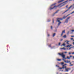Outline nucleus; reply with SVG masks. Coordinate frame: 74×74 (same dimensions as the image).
Instances as JSON below:
<instances>
[{
  "label": "nucleus",
  "instance_id": "obj_1",
  "mask_svg": "<svg viewBox=\"0 0 74 74\" xmlns=\"http://www.w3.org/2000/svg\"><path fill=\"white\" fill-rule=\"evenodd\" d=\"M56 4V3H54L52 4L50 8V10H53V8L54 9H56V8L58 7H62V5H62V3L59 4L57 6H55L53 8H52V6H53V5H55Z\"/></svg>",
  "mask_w": 74,
  "mask_h": 74
},
{
  "label": "nucleus",
  "instance_id": "obj_2",
  "mask_svg": "<svg viewBox=\"0 0 74 74\" xmlns=\"http://www.w3.org/2000/svg\"><path fill=\"white\" fill-rule=\"evenodd\" d=\"M66 18V16H64L63 18H58L57 20V22H58V26H59L60 25V24H61L62 23V22H60V21H62L63 19H64L65 18Z\"/></svg>",
  "mask_w": 74,
  "mask_h": 74
},
{
  "label": "nucleus",
  "instance_id": "obj_3",
  "mask_svg": "<svg viewBox=\"0 0 74 74\" xmlns=\"http://www.w3.org/2000/svg\"><path fill=\"white\" fill-rule=\"evenodd\" d=\"M66 42V44L67 45L66 46V47H67V48L70 47H71V46H72V45H70V44L69 43V42H70L69 41L66 40L65 41V42Z\"/></svg>",
  "mask_w": 74,
  "mask_h": 74
},
{
  "label": "nucleus",
  "instance_id": "obj_4",
  "mask_svg": "<svg viewBox=\"0 0 74 74\" xmlns=\"http://www.w3.org/2000/svg\"><path fill=\"white\" fill-rule=\"evenodd\" d=\"M58 55H60V56H62V57L63 59H64V58H65V56H66V55H64L63 53H58Z\"/></svg>",
  "mask_w": 74,
  "mask_h": 74
},
{
  "label": "nucleus",
  "instance_id": "obj_5",
  "mask_svg": "<svg viewBox=\"0 0 74 74\" xmlns=\"http://www.w3.org/2000/svg\"><path fill=\"white\" fill-rule=\"evenodd\" d=\"M74 5V3L73 4V5H71V6L69 8L66 10L64 12H67V11H69V10H70V8H71V7H73V5Z\"/></svg>",
  "mask_w": 74,
  "mask_h": 74
},
{
  "label": "nucleus",
  "instance_id": "obj_6",
  "mask_svg": "<svg viewBox=\"0 0 74 74\" xmlns=\"http://www.w3.org/2000/svg\"><path fill=\"white\" fill-rule=\"evenodd\" d=\"M66 64H65L64 65H62V67L60 68V69H64V68H66V66H66Z\"/></svg>",
  "mask_w": 74,
  "mask_h": 74
},
{
  "label": "nucleus",
  "instance_id": "obj_7",
  "mask_svg": "<svg viewBox=\"0 0 74 74\" xmlns=\"http://www.w3.org/2000/svg\"><path fill=\"white\" fill-rule=\"evenodd\" d=\"M71 69L70 68H66V69H65V70L64 71L65 72H66V71L67 72H68V71H69V70H71Z\"/></svg>",
  "mask_w": 74,
  "mask_h": 74
},
{
  "label": "nucleus",
  "instance_id": "obj_8",
  "mask_svg": "<svg viewBox=\"0 0 74 74\" xmlns=\"http://www.w3.org/2000/svg\"><path fill=\"white\" fill-rule=\"evenodd\" d=\"M70 17H68L66 20L65 22V23H67V22L68 21V19H70Z\"/></svg>",
  "mask_w": 74,
  "mask_h": 74
},
{
  "label": "nucleus",
  "instance_id": "obj_9",
  "mask_svg": "<svg viewBox=\"0 0 74 74\" xmlns=\"http://www.w3.org/2000/svg\"><path fill=\"white\" fill-rule=\"evenodd\" d=\"M68 2V0H67L65 1L63 3V4H64V5H65V4H67V3Z\"/></svg>",
  "mask_w": 74,
  "mask_h": 74
},
{
  "label": "nucleus",
  "instance_id": "obj_10",
  "mask_svg": "<svg viewBox=\"0 0 74 74\" xmlns=\"http://www.w3.org/2000/svg\"><path fill=\"white\" fill-rule=\"evenodd\" d=\"M60 49H64V50H66V49H67V50L69 49L68 48H67L66 49L64 48V47L61 48Z\"/></svg>",
  "mask_w": 74,
  "mask_h": 74
},
{
  "label": "nucleus",
  "instance_id": "obj_11",
  "mask_svg": "<svg viewBox=\"0 0 74 74\" xmlns=\"http://www.w3.org/2000/svg\"><path fill=\"white\" fill-rule=\"evenodd\" d=\"M73 13H74V11L73 12H72V13H71L70 14L67 15V16H66V17H67V16H69V15H70V14H73Z\"/></svg>",
  "mask_w": 74,
  "mask_h": 74
},
{
  "label": "nucleus",
  "instance_id": "obj_12",
  "mask_svg": "<svg viewBox=\"0 0 74 74\" xmlns=\"http://www.w3.org/2000/svg\"><path fill=\"white\" fill-rule=\"evenodd\" d=\"M64 46V47H65L66 46V44H65V43H63L62 45H61V47H62V46Z\"/></svg>",
  "mask_w": 74,
  "mask_h": 74
},
{
  "label": "nucleus",
  "instance_id": "obj_13",
  "mask_svg": "<svg viewBox=\"0 0 74 74\" xmlns=\"http://www.w3.org/2000/svg\"><path fill=\"white\" fill-rule=\"evenodd\" d=\"M56 35V33H53V37H54V36H55Z\"/></svg>",
  "mask_w": 74,
  "mask_h": 74
},
{
  "label": "nucleus",
  "instance_id": "obj_14",
  "mask_svg": "<svg viewBox=\"0 0 74 74\" xmlns=\"http://www.w3.org/2000/svg\"><path fill=\"white\" fill-rule=\"evenodd\" d=\"M70 61H66V63H70Z\"/></svg>",
  "mask_w": 74,
  "mask_h": 74
},
{
  "label": "nucleus",
  "instance_id": "obj_15",
  "mask_svg": "<svg viewBox=\"0 0 74 74\" xmlns=\"http://www.w3.org/2000/svg\"><path fill=\"white\" fill-rule=\"evenodd\" d=\"M62 33L64 34V33H65V30H64L62 31Z\"/></svg>",
  "mask_w": 74,
  "mask_h": 74
},
{
  "label": "nucleus",
  "instance_id": "obj_16",
  "mask_svg": "<svg viewBox=\"0 0 74 74\" xmlns=\"http://www.w3.org/2000/svg\"><path fill=\"white\" fill-rule=\"evenodd\" d=\"M62 60H64V62H65V63H67V61H66V60H64V59H63Z\"/></svg>",
  "mask_w": 74,
  "mask_h": 74
},
{
  "label": "nucleus",
  "instance_id": "obj_17",
  "mask_svg": "<svg viewBox=\"0 0 74 74\" xmlns=\"http://www.w3.org/2000/svg\"><path fill=\"white\" fill-rule=\"evenodd\" d=\"M63 38H66V35H65L64 36H63Z\"/></svg>",
  "mask_w": 74,
  "mask_h": 74
},
{
  "label": "nucleus",
  "instance_id": "obj_18",
  "mask_svg": "<svg viewBox=\"0 0 74 74\" xmlns=\"http://www.w3.org/2000/svg\"><path fill=\"white\" fill-rule=\"evenodd\" d=\"M65 0H61L59 2H62V1H64Z\"/></svg>",
  "mask_w": 74,
  "mask_h": 74
},
{
  "label": "nucleus",
  "instance_id": "obj_19",
  "mask_svg": "<svg viewBox=\"0 0 74 74\" xmlns=\"http://www.w3.org/2000/svg\"><path fill=\"white\" fill-rule=\"evenodd\" d=\"M66 58L68 59H70V57H69V56H67Z\"/></svg>",
  "mask_w": 74,
  "mask_h": 74
},
{
  "label": "nucleus",
  "instance_id": "obj_20",
  "mask_svg": "<svg viewBox=\"0 0 74 74\" xmlns=\"http://www.w3.org/2000/svg\"><path fill=\"white\" fill-rule=\"evenodd\" d=\"M60 64H61V65H63V64H64V62H61V63H60Z\"/></svg>",
  "mask_w": 74,
  "mask_h": 74
},
{
  "label": "nucleus",
  "instance_id": "obj_21",
  "mask_svg": "<svg viewBox=\"0 0 74 74\" xmlns=\"http://www.w3.org/2000/svg\"><path fill=\"white\" fill-rule=\"evenodd\" d=\"M57 60L58 61H60L61 60V59H57Z\"/></svg>",
  "mask_w": 74,
  "mask_h": 74
},
{
  "label": "nucleus",
  "instance_id": "obj_22",
  "mask_svg": "<svg viewBox=\"0 0 74 74\" xmlns=\"http://www.w3.org/2000/svg\"><path fill=\"white\" fill-rule=\"evenodd\" d=\"M51 29H53V27H52V26H51Z\"/></svg>",
  "mask_w": 74,
  "mask_h": 74
},
{
  "label": "nucleus",
  "instance_id": "obj_23",
  "mask_svg": "<svg viewBox=\"0 0 74 74\" xmlns=\"http://www.w3.org/2000/svg\"><path fill=\"white\" fill-rule=\"evenodd\" d=\"M69 33H70V31H68L67 34H69Z\"/></svg>",
  "mask_w": 74,
  "mask_h": 74
},
{
  "label": "nucleus",
  "instance_id": "obj_24",
  "mask_svg": "<svg viewBox=\"0 0 74 74\" xmlns=\"http://www.w3.org/2000/svg\"><path fill=\"white\" fill-rule=\"evenodd\" d=\"M63 33H62H62L61 34V36H62L63 35Z\"/></svg>",
  "mask_w": 74,
  "mask_h": 74
},
{
  "label": "nucleus",
  "instance_id": "obj_25",
  "mask_svg": "<svg viewBox=\"0 0 74 74\" xmlns=\"http://www.w3.org/2000/svg\"><path fill=\"white\" fill-rule=\"evenodd\" d=\"M71 48H72V47H70V48L69 49V50H70V49H71Z\"/></svg>",
  "mask_w": 74,
  "mask_h": 74
},
{
  "label": "nucleus",
  "instance_id": "obj_26",
  "mask_svg": "<svg viewBox=\"0 0 74 74\" xmlns=\"http://www.w3.org/2000/svg\"><path fill=\"white\" fill-rule=\"evenodd\" d=\"M71 32H74V30H71Z\"/></svg>",
  "mask_w": 74,
  "mask_h": 74
},
{
  "label": "nucleus",
  "instance_id": "obj_27",
  "mask_svg": "<svg viewBox=\"0 0 74 74\" xmlns=\"http://www.w3.org/2000/svg\"><path fill=\"white\" fill-rule=\"evenodd\" d=\"M60 44H61V43L59 42L58 44L59 45H60Z\"/></svg>",
  "mask_w": 74,
  "mask_h": 74
},
{
  "label": "nucleus",
  "instance_id": "obj_28",
  "mask_svg": "<svg viewBox=\"0 0 74 74\" xmlns=\"http://www.w3.org/2000/svg\"><path fill=\"white\" fill-rule=\"evenodd\" d=\"M71 37H74V36H71Z\"/></svg>",
  "mask_w": 74,
  "mask_h": 74
},
{
  "label": "nucleus",
  "instance_id": "obj_29",
  "mask_svg": "<svg viewBox=\"0 0 74 74\" xmlns=\"http://www.w3.org/2000/svg\"><path fill=\"white\" fill-rule=\"evenodd\" d=\"M69 55H71V53L69 52Z\"/></svg>",
  "mask_w": 74,
  "mask_h": 74
},
{
  "label": "nucleus",
  "instance_id": "obj_30",
  "mask_svg": "<svg viewBox=\"0 0 74 74\" xmlns=\"http://www.w3.org/2000/svg\"><path fill=\"white\" fill-rule=\"evenodd\" d=\"M50 36V35H49V34H48L47 35V36L48 37H49V36Z\"/></svg>",
  "mask_w": 74,
  "mask_h": 74
},
{
  "label": "nucleus",
  "instance_id": "obj_31",
  "mask_svg": "<svg viewBox=\"0 0 74 74\" xmlns=\"http://www.w3.org/2000/svg\"><path fill=\"white\" fill-rule=\"evenodd\" d=\"M62 40H63V39H60V41H62Z\"/></svg>",
  "mask_w": 74,
  "mask_h": 74
},
{
  "label": "nucleus",
  "instance_id": "obj_32",
  "mask_svg": "<svg viewBox=\"0 0 74 74\" xmlns=\"http://www.w3.org/2000/svg\"><path fill=\"white\" fill-rule=\"evenodd\" d=\"M59 10H58L57 11H56V13H57L58 12V11Z\"/></svg>",
  "mask_w": 74,
  "mask_h": 74
},
{
  "label": "nucleus",
  "instance_id": "obj_33",
  "mask_svg": "<svg viewBox=\"0 0 74 74\" xmlns=\"http://www.w3.org/2000/svg\"><path fill=\"white\" fill-rule=\"evenodd\" d=\"M64 53H67V52H64Z\"/></svg>",
  "mask_w": 74,
  "mask_h": 74
},
{
  "label": "nucleus",
  "instance_id": "obj_34",
  "mask_svg": "<svg viewBox=\"0 0 74 74\" xmlns=\"http://www.w3.org/2000/svg\"><path fill=\"white\" fill-rule=\"evenodd\" d=\"M71 57H72V56H70V58H71Z\"/></svg>",
  "mask_w": 74,
  "mask_h": 74
},
{
  "label": "nucleus",
  "instance_id": "obj_35",
  "mask_svg": "<svg viewBox=\"0 0 74 74\" xmlns=\"http://www.w3.org/2000/svg\"><path fill=\"white\" fill-rule=\"evenodd\" d=\"M70 39H71V40H73V38H71Z\"/></svg>",
  "mask_w": 74,
  "mask_h": 74
},
{
  "label": "nucleus",
  "instance_id": "obj_36",
  "mask_svg": "<svg viewBox=\"0 0 74 74\" xmlns=\"http://www.w3.org/2000/svg\"><path fill=\"white\" fill-rule=\"evenodd\" d=\"M72 53L73 55H74V52H73V53Z\"/></svg>",
  "mask_w": 74,
  "mask_h": 74
},
{
  "label": "nucleus",
  "instance_id": "obj_37",
  "mask_svg": "<svg viewBox=\"0 0 74 74\" xmlns=\"http://www.w3.org/2000/svg\"><path fill=\"white\" fill-rule=\"evenodd\" d=\"M70 66H73V64H71L70 65Z\"/></svg>",
  "mask_w": 74,
  "mask_h": 74
},
{
  "label": "nucleus",
  "instance_id": "obj_38",
  "mask_svg": "<svg viewBox=\"0 0 74 74\" xmlns=\"http://www.w3.org/2000/svg\"><path fill=\"white\" fill-rule=\"evenodd\" d=\"M68 7V5H67V6H66V8H67Z\"/></svg>",
  "mask_w": 74,
  "mask_h": 74
},
{
  "label": "nucleus",
  "instance_id": "obj_39",
  "mask_svg": "<svg viewBox=\"0 0 74 74\" xmlns=\"http://www.w3.org/2000/svg\"><path fill=\"white\" fill-rule=\"evenodd\" d=\"M73 45H74V42H73Z\"/></svg>",
  "mask_w": 74,
  "mask_h": 74
},
{
  "label": "nucleus",
  "instance_id": "obj_40",
  "mask_svg": "<svg viewBox=\"0 0 74 74\" xmlns=\"http://www.w3.org/2000/svg\"><path fill=\"white\" fill-rule=\"evenodd\" d=\"M66 59H67V58H65V59H64V60Z\"/></svg>",
  "mask_w": 74,
  "mask_h": 74
},
{
  "label": "nucleus",
  "instance_id": "obj_41",
  "mask_svg": "<svg viewBox=\"0 0 74 74\" xmlns=\"http://www.w3.org/2000/svg\"><path fill=\"white\" fill-rule=\"evenodd\" d=\"M74 47H71V48H74Z\"/></svg>",
  "mask_w": 74,
  "mask_h": 74
},
{
  "label": "nucleus",
  "instance_id": "obj_42",
  "mask_svg": "<svg viewBox=\"0 0 74 74\" xmlns=\"http://www.w3.org/2000/svg\"><path fill=\"white\" fill-rule=\"evenodd\" d=\"M70 64H71V62L70 63Z\"/></svg>",
  "mask_w": 74,
  "mask_h": 74
},
{
  "label": "nucleus",
  "instance_id": "obj_43",
  "mask_svg": "<svg viewBox=\"0 0 74 74\" xmlns=\"http://www.w3.org/2000/svg\"><path fill=\"white\" fill-rule=\"evenodd\" d=\"M56 67L58 66V65H56Z\"/></svg>",
  "mask_w": 74,
  "mask_h": 74
},
{
  "label": "nucleus",
  "instance_id": "obj_44",
  "mask_svg": "<svg viewBox=\"0 0 74 74\" xmlns=\"http://www.w3.org/2000/svg\"><path fill=\"white\" fill-rule=\"evenodd\" d=\"M73 58L74 59V56L73 57Z\"/></svg>",
  "mask_w": 74,
  "mask_h": 74
},
{
  "label": "nucleus",
  "instance_id": "obj_45",
  "mask_svg": "<svg viewBox=\"0 0 74 74\" xmlns=\"http://www.w3.org/2000/svg\"><path fill=\"white\" fill-rule=\"evenodd\" d=\"M62 71H63V70Z\"/></svg>",
  "mask_w": 74,
  "mask_h": 74
},
{
  "label": "nucleus",
  "instance_id": "obj_46",
  "mask_svg": "<svg viewBox=\"0 0 74 74\" xmlns=\"http://www.w3.org/2000/svg\"><path fill=\"white\" fill-rule=\"evenodd\" d=\"M72 0H70V1H71Z\"/></svg>",
  "mask_w": 74,
  "mask_h": 74
},
{
  "label": "nucleus",
  "instance_id": "obj_47",
  "mask_svg": "<svg viewBox=\"0 0 74 74\" xmlns=\"http://www.w3.org/2000/svg\"><path fill=\"white\" fill-rule=\"evenodd\" d=\"M73 41H74V40Z\"/></svg>",
  "mask_w": 74,
  "mask_h": 74
},
{
  "label": "nucleus",
  "instance_id": "obj_48",
  "mask_svg": "<svg viewBox=\"0 0 74 74\" xmlns=\"http://www.w3.org/2000/svg\"><path fill=\"white\" fill-rule=\"evenodd\" d=\"M60 74H62V73H60Z\"/></svg>",
  "mask_w": 74,
  "mask_h": 74
},
{
  "label": "nucleus",
  "instance_id": "obj_49",
  "mask_svg": "<svg viewBox=\"0 0 74 74\" xmlns=\"http://www.w3.org/2000/svg\"><path fill=\"white\" fill-rule=\"evenodd\" d=\"M73 71V70L72 71Z\"/></svg>",
  "mask_w": 74,
  "mask_h": 74
},
{
  "label": "nucleus",
  "instance_id": "obj_50",
  "mask_svg": "<svg viewBox=\"0 0 74 74\" xmlns=\"http://www.w3.org/2000/svg\"><path fill=\"white\" fill-rule=\"evenodd\" d=\"M73 1H74V0H73Z\"/></svg>",
  "mask_w": 74,
  "mask_h": 74
}]
</instances>
